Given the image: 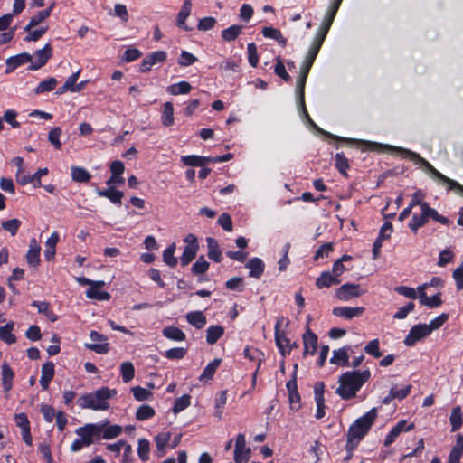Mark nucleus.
Listing matches in <instances>:
<instances>
[{
  "mask_svg": "<svg viewBox=\"0 0 463 463\" xmlns=\"http://www.w3.org/2000/svg\"><path fill=\"white\" fill-rule=\"evenodd\" d=\"M367 146L371 149H385L392 152L399 153L402 157H408L415 164L420 165L423 170L432 178L441 182L448 185V191H454L458 194L463 195V186L455 180H452L440 172H439L431 164H430L425 158L421 157L419 154L412 152L409 149L394 146L390 145H383L375 142H365Z\"/></svg>",
  "mask_w": 463,
  "mask_h": 463,
  "instance_id": "f257e3e1",
  "label": "nucleus"
},
{
  "mask_svg": "<svg viewBox=\"0 0 463 463\" xmlns=\"http://www.w3.org/2000/svg\"><path fill=\"white\" fill-rule=\"evenodd\" d=\"M370 376L371 373L368 369L345 372L338 379L339 386L335 392L343 400H350L355 397L357 392L370 379Z\"/></svg>",
  "mask_w": 463,
  "mask_h": 463,
  "instance_id": "f03ea898",
  "label": "nucleus"
},
{
  "mask_svg": "<svg viewBox=\"0 0 463 463\" xmlns=\"http://www.w3.org/2000/svg\"><path fill=\"white\" fill-rule=\"evenodd\" d=\"M377 418V409L373 408L362 417L358 418L348 429L346 449L348 451L354 450L359 442L368 433L369 430L374 423Z\"/></svg>",
  "mask_w": 463,
  "mask_h": 463,
  "instance_id": "7ed1b4c3",
  "label": "nucleus"
},
{
  "mask_svg": "<svg viewBox=\"0 0 463 463\" xmlns=\"http://www.w3.org/2000/svg\"><path fill=\"white\" fill-rule=\"evenodd\" d=\"M117 394L116 390L102 387L95 392L86 393L77 400L81 409L93 411H107L109 409V400Z\"/></svg>",
  "mask_w": 463,
  "mask_h": 463,
  "instance_id": "20e7f679",
  "label": "nucleus"
},
{
  "mask_svg": "<svg viewBox=\"0 0 463 463\" xmlns=\"http://www.w3.org/2000/svg\"><path fill=\"white\" fill-rule=\"evenodd\" d=\"M99 427L96 424H86L84 427L78 428L76 430V434L79 436V439H76L71 446V449L73 452H78L81 450L84 447H89L92 444L93 439L99 431Z\"/></svg>",
  "mask_w": 463,
  "mask_h": 463,
  "instance_id": "39448f33",
  "label": "nucleus"
},
{
  "mask_svg": "<svg viewBox=\"0 0 463 463\" xmlns=\"http://www.w3.org/2000/svg\"><path fill=\"white\" fill-rule=\"evenodd\" d=\"M184 242L186 243V246L184 247V252L180 258L182 266H187L195 258L199 249L197 239L194 234H188L184 239Z\"/></svg>",
  "mask_w": 463,
  "mask_h": 463,
  "instance_id": "423d86ee",
  "label": "nucleus"
},
{
  "mask_svg": "<svg viewBox=\"0 0 463 463\" xmlns=\"http://www.w3.org/2000/svg\"><path fill=\"white\" fill-rule=\"evenodd\" d=\"M250 454V448L246 446L245 435L243 433L238 434L235 439L234 462L246 463L249 461Z\"/></svg>",
  "mask_w": 463,
  "mask_h": 463,
  "instance_id": "0eeeda50",
  "label": "nucleus"
},
{
  "mask_svg": "<svg viewBox=\"0 0 463 463\" xmlns=\"http://www.w3.org/2000/svg\"><path fill=\"white\" fill-rule=\"evenodd\" d=\"M430 328L427 326V324H419L411 328L409 334L404 339V344L407 346H413L417 342L430 335Z\"/></svg>",
  "mask_w": 463,
  "mask_h": 463,
  "instance_id": "6e6552de",
  "label": "nucleus"
},
{
  "mask_svg": "<svg viewBox=\"0 0 463 463\" xmlns=\"http://www.w3.org/2000/svg\"><path fill=\"white\" fill-rule=\"evenodd\" d=\"M48 174L47 168L39 169L33 175H25L24 171L21 169L17 170L16 173V181L21 185H25L27 184H33V187L42 186L41 178Z\"/></svg>",
  "mask_w": 463,
  "mask_h": 463,
  "instance_id": "1a4fd4ad",
  "label": "nucleus"
},
{
  "mask_svg": "<svg viewBox=\"0 0 463 463\" xmlns=\"http://www.w3.org/2000/svg\"><path fill=\"white\" fill-rule=\"evenodd\" d=\"M307 75H308L307 73L304 74V72L300 71L299 78L298 79V81H297V89H296L297 101L299 106L300 112L304 114L305 118L310 124L314 125L311 118L309 117V115L307 113V110L305 106V100H304L305 85H306Z\"/></svg>",
  "mask_w": 463,
  "mask_h": 463,
  "instance_id": "9d476101",
  "label": "nucleus"
},
{
  "mask_svg": "<svg viewBox=\"0 0 463 463\" xmlns=\"http://www.w3.org/2000/svg\"><path fill=\"white\" fill-rule=\"evenodd\" d=\"M90 338L92 340V344H86V348L94 351L97 354H104L109 352V344L107 342V336L97 331H91Z\"/></svg>",
  "mask_w": 463,
  "mask_h": 463,
  "instance_id": "9b49d317",
  "label": "nucleus"
},
{
  "mask_svg": "<svg viewBox=\"0 0 463 463\" xmlns=\"http://www.w3.org/2000/svg\"><path fill=\"white\" fill-rule=\"evenodd\" d=\"M52 49L50 43H46L43 49L37 50L32 56L30 70L36 71L45 65L52 56Z\"/></svg>",
  "mask_w": 463,
  "mask_h": 463,
  "instance_id": "f8f14e48",
  "label": "nucleus"
},
{
  "mask_svg": "<svg viewBox=\"0 0 463 463\" xmlns=\"http://www.w3.org/2000/svg\"><path fill=\"white\" fill-rule=\"evenodd\" d=\"M363 294L360 286L353 283H346L336 289L335 296L342 301H348L353 298H358Z\"/></svg>",
  "mask_w": 463,
  "mask_h": 463,
  "instance_id": "ddd939ff",
  "label": "nucleus"
},
{
  "mask_svg": "<svg viewBox=\"0 0 463 463\" xmlns=\"http://www.w3.org/2000/svg\"><path fill=\"white\" fill-rule=\"evenodd\" d=\"M280 321H278L275 325V341L282 355L289 354L292 347L296 345H290V340L286 336L283 331H280Z\"/></svg>",
  "mask_w": 463,
  "mask_h": 463,
  "instance_id": "4468645a",
  "label": "nucleus"
},
{
  "mask_svg": "<svg viewBox=\"0 0 463 463\" xmlns=\"http://www.w3.org/2000/svg\"><path fill=\"white\" fill-rule=\"evenodd\" d=\"M414 427V424L411 423L407 426V421L405 420H400L386 435L384 439V446L389 447L391 446L396 439V438L402 432V431H409L412 430Z\"/></svg>",
  "mask_w": 463,
  "mask_h": 463,
  "instance_id": "2eb2a0df",
  "label": "nucleus"
},
{
  "mask_svg": "<svg viewBox=\"0 0 463 463\" xmlns=\"http://www.w3.org/2000/svg\"><path fill=\"white\" fill-rule=\"evenodd\" d=\"M41 247L36 239H32L29 244V250L26 253V261L31 267H37L40 263Z\"/></svg>",
  "mask_w": 463,
  "mask_h": 463,
  "instance_id": "dca6fc26",
  "label": "nucleus"
},
{
  "mask_svg": "<svg viewBox=\"0 0 463 463\" xmlns=\"http://www.w3.org/2000/svg\"><path fill=\"white\" fill-rule=\"evenodd\" d=\"M244 355L246 358H248L249 360L252 361V362H256L257 363V368L252 375V384L255 385V383H256V378H257V373H258V371L260 367V364H261V362L263 360V353L261 351H260L259 349L257 348H254V347H249L247 346L245 349H244Z\"/></svg>",
  "mask_w": 463,
  "mask_h": 463,
  "instance_id": "f3484780",
  "label": "nucleus"
},
{
  "mask_svg": "<svg viewBox=\"0 0 463 463\" xmlns=\"http://www.w3.org/2000/svg\"><path fill=\"white\" fill-rule=\"evenodd\" d=\"M303 344L304 355H313L316 353L317 347V336L309 328H307L306 333L303 335Z\"/></svg>",
  "mask_w": 463,
  "mask_h": 463,
  "instance_id": "a211bd4d",
  "label": "nucleus"
},
{
  "mask_svg": "<svg viewBox=\"0 0 463 463\" xmlns=\"http://www.w3.org/2000/svg\"><path fill=\"white\" fill-rule=\"evenodd\" d=\"M430 218L429 211L420 210V213H414L411 222H409V228L416 233L418 230L423 227Z\"/></svg>",
  "mask_w": 463,
  "mask_h": 463,
  "instance_id": "6ab92c4d",
  "label": "nucleus"
},
{
  "mask_svg": "<svg viewBox=\"0 0 463 463\" xmlns=\"http://www.w3.org/2000/svg\"><path fill=\"white\" fill-rule=\"evenodd\" d=\"M99 427V431L96 436H102L105 439H111L118 437L121 431L122 428L119 425H107V424H96Z\"/></svg>",
  "mask_w": 463,
  "mask_h": 463,
  "instance_id": "aec40b11",
  "label": "nucleus"
},
{
  "mask_svg": "<svg viewBox=\"0 0 463 463\" xmlns=\"http://www.w3.org/2000/svg\"><path fill=\"white\" fill-rule=\"evenodd\" d=\"M364 311V307H338L333 309V314L336 317H342L346 319H351L353 317H360Z\"/></svg>",
  "mask_w": 463,
  "mask_h": 463,
  "instance_id": "412c9836",
  "label": "nucleus"
},
{
  "mask_svg": "<svg viewBox=\"0 0 463 463\" xmlns=\"http://www.w3.org/2000/svg\"><path fill=\"white\" fill-rule=\"evenodd\" d=\"M33 57L29 53L23 52L15 56H12L6 60L7 70L6 72L15 70L17 67L31 62Z\"/></svg>",
  "mask_w": 463,
  "mask_h": 463,
  "instance_id": "4be33fe9",
  "label": "nucleus"
},
{
  "mask_svg": "<svg viewBox=\"0 0 463 463\" xmlns=\"http://www.w3.org/2000/svg\"><path fill=\"white\" fill-rule=\"evenodd\" d=\"M340 282V279H338L331 271H325L317 279L316 286L318 288H329L332 285H337Z\"/></svg>",
  "mask_w": 463,
  "mask_h": 463,
  "instance_id": "5701e85b",
  "label": "nucleus"
},
{
  "mask_svg": "<svg viewBox=\"0 0 463 463\" xmlns=\"http://www.w3.org/2000/svg\"><path fill=\"white\" fill-rule=\"evenodd\" d=\"M54 376V364L52 362L46 363L42 366V375L40 379L41 386L43 390H47L50 382Z\"/></svg>",
  "mask_w": 463,
  "mask_h": 463,
  "instance_id": "b1692460",
  "label": "nucleus"
},
{
  "mask_svg": "<svg viewBox=\"0 0 463 463\" xmlns=\"http://www.w3.org/2000/svg\"><path fill=\"white\" fill-rule=\"evenodd\" d=\"M97 194L100 197L108 198L112 203L120 205L121 199L124 196V194L120 191L116 190L113 186H109L108 189L97 190Z\"/></svg>",
  "mask_w": 463,
  "mask_h": 463,
  "instance_id": "393cba45",
  "label": "nucleus"
},
{
  "mask_svg": "<svg viewBox=\"0 0 463 463\" xmlns=\"http://www.w3.org/2000/svg\"><path fill=\"white\" fill-rule=\"evenodd\" d=\"M1 374L4 391L5 392H9L13 387V380L14 377V371L6 363H5L2 365Z\"/></svg>",
  "mask_w": 463,
  "mask_h": 463,
  "instance_id": "a878e982",
  "label": "nucleus"
},
{
  "mask_svg": "<svg viewBox=\"0 0 463 463\" xmlns=\"http://www.w3.org/2000/svg\"><path fill=\"white\" fill-rule=\"evenodd\" d=\"M103 286L94 285L90 287L86 290V297L90 299H95L98 301H108L110 299L111 296L109 292L102 291L101 288Z\"/></svg>",
  "mask_w": 463,
  "mask_h": 463,
  "instance_id": "bb28decb",
  "label": "nucleus"
},
{
  "mask_svg": "<svg viewBox=\"0 0 463 463\" xmlns=\"http://www.w3.org/2000/svg\"><path fill=\"white\" fill-rule=\"evenodd\" d=\"M264 262L260 258H253L248 261L246 268L250 269V277L260 278L264 271Z\"/></svg>",
  "mask_w": 463,
  "mask_h": 463,
  "instance_id": "cd10ccee",
  "label": "nucleus"
},
{
  "mask_svg": "<svg viewBox=\"0 0 463 463\" xmlns=\"http://www.w3.org/2000/svg\"><path fill=\"white\" fill-rule=\"evenodd\" d=\"M348 350L349 347H343L337 350H334L330 363L337 365H347L349 360Z\"/></svg>",
  "mask_w": 463,
  "mask_h": 463,
  "instance_id": "c85d7f7f",
  "label": "nucleus"
},
{
  "mask_svg": "<svg viewBox=\"0 0 463 463\" xmlns=\"http://www.w3.org/2000/svg\"><path fill=\"white\" fill-rule=\"evenodd\" d=\"M181 161L184 163V165L189 166H203L210 163L211 160L206 156L190 155L181 156Z\"/></svg>",
  "mask_w": 463,
  "mask_h": 463,
  "instance_id": "c756f323",
  "label": "nucleus"
},
{
  "mask_svg": "<svg viewBox=\"0 0 463 463\" xmlns=\"http://www.w3.org/2000/svg\"><path fill=\"white\" fill-rule=\"evenodd\" d=\"M206 241L208 246V257L215 262H220L222 260V252L219 249L217 241L213 238L208 237Z\"/></svg>",
  "mask_w": 463,
  "mask_h": 463,
  "instance_id": "7c9ffc66",
  "label": "nucleus"
},
{
  "mask_svg": "<svg viewBox=\"0 0 463 463\" xmlns=\"http://www.w3.org/2000/svg\"><path fill=\"white\" fill-rule=\"evenodd\" d=\"M189 324L194 327L201 329L206 325V317L201 311L189 312L186 315Z\"/></svg>",
  "mask_w": 463,
  "mask_h": 463,
  "instance_id": "2f4dec72",
  "label": "nucleus"
},
{
  "mask_svg": "<svg viewBox=\"0 0 463 463\" xmlns=\"http://www.w3.org/2000/svg\"><path fill=\"white\" fill-rule=\"evenodd\" d=\"M163 335L173 341L181 342L185 339V334L178 327L170 326L163 329Z\"/></svg>",
  "mask_w": 463,
  "mask_h": 463,
  "instance_id": "473e14b6",
  "label": "nucleus"
},
{
  "mask_svg": "<svg viewBox=\"0 0 463 463\" xmlns=\"http://www.w3.org/2000/svg\"><path fill=\"white\" fill-rule=\"evenodd\" d=\"M192 86L187 81H180L178 83L172 84L166 88V91L171 95H181L187 94L191 91Z\"/></svg>",
  "mask_w": 463,
  "mask_h": 463,
  "instance_id": "72a5a7b5",
  "label": "nucleus"
},
{
  "mask_svg": "<svg viewBox=\"0 0 463 463\" xmlns=\"http://www.w3.org/2000/svg\"><path fill=\"white\" fill-rule=\"evenodd\" d=\"M14 326V324L11 322L0 327V339L2 341L9 345L16 342V337L12 332Z\"/></svg>",
  "mask_w": 463,
  "mask_h": 463,
  "instance_id": "f704fd0d",
  "label": "nucleus"
},
{
  "mask_svg": "<svg viewBox=\"0 0 463 463\" xmlns=\"http://www.w3.org/2000/svg\"><path fill=\"white\" fill-rule=\"evenodd\" d=\"M420 303L430 308L438 307L442 304L441 294L438 293L432 297H428L426 293L419 296Z\"/></svg>",
  "mask_w": 463,
  "mask_h": 463,
  "instance_id": "c9c22d12",
  "label": "nucleus"
},
{
  "mask_svg": "<svg viewBox=\"0 0 463 463\" xmlns=\"http://www.w3.org/2000/svg\"><path fill=\"white\" fill-rule=\"evenodd\" d=\"M425 194L421 190H417L412 195L410 202L411 207L419 206L420 210L429 211L430 209L428 203L424 201Z\"/></svg>",
  "mask_w": 463,
  "mask_h": 463,
  "instance_id": "e433bc0d",
  "label": "nucleus"
},
{
  "mask_svg": "<svg viewBox=\"0 0 463 463\" xmlns=\"http://www.w3.org/2000/svg\"><path fill=\"white\" fill-rule=\"evenodd\" d=\"M71 178L78 183H87L90 180L91 175L83 167L72 166Z\"/></svg>",
  "mask_w": 463,
  "mask_h": 463,
  "instance_id": "4c0bfd02",
  "label": "nucleus"
},
{
  "mask_svg": "<svg viewBox=\"0 0 463 463\" xmlns=\"http://www.w3.org/2000/svg\"><path fill=\"white\" fill-rule=\"evenodd\" d=\"M262 34L266 38L276 40L282 46H285L287 43V40L282 35L281 32L274 27H264L262 29Z\"/></svg>",
  "mask_w": 463,
  "mask_h": 463,
  "instance_id": "58836bf2",
  "label": "nucleus"
},
{
  "mask_svg": "<svg viewBox=\"0 0 463 463\" xmlns=\"http://www.w3.org/2000/svg\"><path fill=\"white\" fill-rule=\"evenodd\" d=\"M449 421L451 424V431H457L459 430L463 423L462 411L459 406L452 409L449 416Z\"/></svg>",
  "mask_w": 463,
  "mask_h": 463,
  "instance_id": "ea45409f",
  "label": "nucleus"
},
{
  "mask_svg": "<svg viewBox=\"0 0 463 463\" xmlns=\"http://www.w3.org/2000/svg\"><path fill=\"white\" fill-rule=\"evenodd\" d=\"M224 329L221 326H211L206 331V341L209 345L215 344L223 335Z\"/></svg>",
  "mask_w": 463,
  "mask_h": 463,
  "instance_id": "a19ab883",
  "label": "nucleus"
},
{
  "mask_svg": "<svg viewBox=\"0 0 463 463\" xmlns=\"http://www.w3.org/2000/svg\"><path fill=\"white\" fill-rule=\"evenodd\" d=\"M58 84V81L55 78L50 77L43 81H41L38 86L35 88L34 92L35 94H43L45 92H50Z\"/></svg>",
  "mask_w": 463,
  "mask_h": 463,
  "instance_id": "79ce46f5",
  "label": "nucleus"
},
{
  "mask_svg": "<svg viewBox=\"0 0 463 463\" xmlns=\"http://www.w3.org/2000/svg\"><path fill=\"white\" fill-rule=\"evenodd\" d=\"M220 364H221V359H218V358L214 359L210 364H208L206 365V367L203 369V372L199 378L200 381L211 380L213 377V375Z\"/></svg>",
  "mask_w": 463,
  "mask_h": 463,
  "instance_id": "37998d69",
  "label": "nucleus"
},
{
  "mask_svg": "<svg viewBox=\"0 0 463 463\" xmlns=\"http://www.w3.org/2000/svg\"><path fill=\"white\" fill-rule=\"evenodd\" d=\"M175 243H172L163 252L164 262L171 268H175L178 262L177 259L175 257Z\"/></svg>",
  "mask_w": 463,
  "mask_h": 463,
  "instance_id": "c03bdc74",
  "label": "nucleus"
},
{
  "mask_svg": "<svg viewBox=\"0 0 463 463\" xmlns=\"http://www.w3.org/2000/svg\"><path fill=\"white\" fill-rule=\"evenodd\" d=\"M325 39H326L325 37L316 34L314 41L311 43V46L307 52L306 58L315 61L316 57H317V53L319 52V50H320Z\"/></svg>",
  "mask_w": 463,
  "mask_h": 463,
  "instance_id": "a18cd8bd",
  "label": "nucleus"
},
{
  "mask_svg": "<svg viewBox=\"0 0 463 463\" xmlns=\"http://www.w3.org/2000/svg\"><path fill=\"white\" fill-rule=\"evenodd\" d=\"M325 39H326L325 37L316 34L314 41L311 43V46L307 52L306 58L315 61L316 57H317V53L319 52V50H320Z\"/></svg>",
  "mask_w": 463,
  "mask_h": 463,
  "instance_id": "49530a36",
  "label": "nucleus"
},
{
  "mask_svg": "<svg viewBox=\"0 0 463 463\" xmlns=\"http://www.w3.org/2000/svg\"><path fill=\"white\" fill-rule=\"evenodd\" d=\"M325 39H326L325 37L316 34L314 41L311 43V46L307 52L306 58L315 61L316 57H317V53L319 52V50H320Z\"/></svg>",
  "mask_w": 463,
  "mask_h": 463,
  "instance_id": "de8ad7c7",
  "label": "nucleus"
},
{
  "mask_svg": "<svg viewBox=\"0 0 463 463\" xmlns=\"http://www.w3.org/2000/svg\"><path fill=\"white\" fill-rule=\"evenodd\" d=\"M120 374L124 383H129L135 376V367L131 362H123L120 364Z\"/></svg>",
  "mask_w": 463,
  "mask_h": 463,
  "instance_id": "09e8293b",
  "label": "nucleus"
},
{
  "mask_svg": "<svg viewBox=\"0 0 463 463\" xmlns=\"http://www.w3.org/2000/svg\"><path fill=\"white\" fill-rule=\"evenodd\" d=\"M161 120L162 124L165 127H169L174 124V107L171 102H165L164 104Z\"/></svg>",
  "mask_w": 463,
  "mask_h": 463,
  "instance_id": "8fccbe9b",
  "label": "nucleus"
},
{
  "mask_svg": "<svg viewBox=\"0 0 463 463\" xmlns=\"http://www.w3.org/2000/svg\"><path fill=\"white\" fill-rule=\"evenodd\" d=\"M191 6H186L183 5L181 10L177 14L176 24L178 27L184 29V31L191 30V28H189L185 24L187 17L191 14Z\"/></svg>",
  "mask_w": 463,
  "mask_h": 463,
  "instance_id": "3c124183",
  "label": "nucleus"
},
{
  "mask_svg": "<svg viewBox=\"0 0 463 463\" xmlns=\"http://www.w3.org/2000/svg\"><path fill=\"white\" fill-rule=\"evenodd\" d=\"M242 26L238 24H233L222 32V37L226 42H231L235 40L241 33Z\"/></svg>",
  "mask_w": 463,
  "mask_h": 463,
  "instance_id": "603ef678",
  "label": "nucleus"
},
{
  "mask_svg": "<svg viewBox=\"0 0 463 463\" xmlns=\"http://www.w3.org/2000/svg\"><path fill=\"white\" fill-rule=\"evenodd\" d=\"M191 403V396L189 394H184L177 398L173 407V412L177 414L185 410Z\"/></svg>",
  "mask_w": 463,
  "mask_h": 463,
  "instance_id": "864d4df0",
  "label": "nucleus"
},
{
  "mask_svg": "<svg viewBox=\"0 0 463 463\" xmlns=\"http://www.w3.org/2000/svg\"><path fill=\"white\" fill-rule=\"evenodd\" d=\"M150 444L146 439L138 440L137 454L142 461H146L149 458Z\"/></svg>",
  "mask_w": 463,
  "mask_h": 463,
  "instance_id": "5fc2aeb1",
  "label": "nucleus"
},
{
  "mask_svg": "<svg viewBox=\"0 0 463 463\" xmlns=\"http://www.w3.org/2000/svg\"><path fill=\"white\" fill-rule=\"evenodd\" d=\"M61 136V129L59 127L52 128L48 134L49 142L58 150L61 148V142L60 141Z\"/></svg>",
  "mask_w": 463,
  "mask_h": 463,
  "instance_id": "6e6d98bb",
  "label": "nucleus"
},
{
  "mask_svg": "<svg viewBox=\"0 0 463 463\" xmlns=\"http://www.w3.org/2000/svg\"><path fill=\"white\" fill-rule=\"evenodd\" d=\"M187 350L184 347H175L166 350L164 356L170 360H180L185 356Z\"/></svg>",
  "mask_w": 463,
  "mask_h": 463,
  "instance_id": "4d7b16f0",
  "label": "nucleus"
},
{
  "mask_svg": "<svg viewBox=\"0 0 463 463\" xmlns=\"http://www.w3.org/2000/svg\"><path fill=\"white\" fill-rule=\"evenodd\" d=\"M335 167L338 169V171L344 175L345 176L347 175V169L349 168V163L347 158L345 156L343 153H337L335 157Z\"/></svg>",
  "mask_w": 463,
  "mask_h": 463,
  "instance_id": "13d9d810",
  "label": "nucleus"
},
{
  "mask_svg": "<svg viewBox=\"0 0 463 463\" xmlns=\"http://www.w3.org/2000/svg\"><path fill=\"white\" fill-rule=\"evenodd\" d=\"M21 224H22V222L20 220L11 219V220L3 222L1 226L5 231L10 232L12 236H14L17 233Z\"/></svg>",
  "mask_w": 463,
  "mask_h": 463,
  "instance_id": "bf43d9fd",
  "label": "nucleus"
},
{
  "mask_svg": "<svg viewBox=\"0 0 463 463\" xmlns=\"http://www.w3.org/2000/svg\"><path fill=\"white\" fill-rule=\"evenodd\" d=\"M170 432H161L155 439L157 450L161 451V456L165 454V448L170 441Z\"/></svg>",
  "mask_w": 463,
  "mask_h": 463,
  "instance_id": "052dcab7",
  "label": "nucleus"
},
{
  "mask_svg": "<svg viewBox=\"0 0 463 463\" xmlns=\"http://www.w3.org/2000/svg\"><path fill=\"white\" fill-rule=\"evenodd\" d=\"M155 415V411L149 405H141L136 412V417L138 420H145L150 419Z\"/></svg>",
  "mask_w": 463,
  "mask_h": 463,
  "instance_id": "680f3d73",
  "label": "nucleus"
},
{
  "mask_svg": "<svg viewBox=\"0 0 463 463\" xmlns=\"http://www.w3.org/2000/svg\"><path fill=\"white\" fill-rule=\"evenodd\" d=\"M131 392L135 399L139 402L146 401L152 396V392L140 386L132 387Z\"/></svg>",
  "mask_w": 463,
  "mask_h": 463,
  "instance_id": "e2e57ef3",
  "label": "nucleus"
},
{
  "mask_svg": "<svg viewBox=\"0 0 463 463\" xmlns=\"http://www.w3.org/2000/svg\"><path fill=\"white\" fill-rule=\"evenodd\" d=\"M196 61L197 58L194 54L183 50L177 62L181 67H187L194 64Z\"/></svg>",
  "mask_w": 463,
  "mask_h": 463,
  "instance_id": "0e129e2a",
  "label": "nucleus"
},
{
  "mask_svg": "<svg viewBox=\"0 0 463 463\" xmlns=\"http://www.w3.org/2000/svg\"><path fill=\"white\" fill-rule=\"evenodd\" d=\"M209 263L203 257H200L192 266V272L195 275H201L207 271Z\"/></svg>",
  "mask_w": 463,
  "mask_h": 463,
  "instance_id": "69168bd1",
  "label": "nucleus"
},
{
  "mask_svg": "<svg viewBox=\"0 0 463 463\" xmlns=\"http://www.w3.org/2000/svg\"><path fill=\"white\" fill-rule=\"evenodd\" d=\"M32 306L36 307L39 313L46 315L52 321L56 320V317L50 311V307L47 302L33 301Z\"/></svg>",
  "mask_w": 463,
  "mask_h": 463,
  "instance_id": "338daca9",
  "label": "nucleus"
},
{
  "mask_svg": "<svg viewBox=\"0 0 463 463\" xmlns=\"http://www.w3.org/2000/svg\"><path fill=\"white\" fill-rule=\"evenodd\" d=\"M364 351L373 355L375 358H379L383 355V354L379 350V341L378 339H373L370 341L364 347Z\"/></svg>",
  "mask_w": 463,
  "mask_h": 463,
  "instance_id": "774afa93",
  "label": "nucleus"
}]
</instances>
